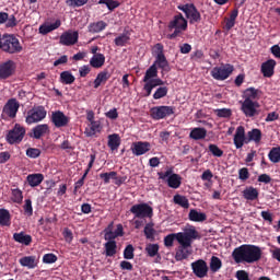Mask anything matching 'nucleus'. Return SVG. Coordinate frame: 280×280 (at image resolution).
<instances>
[{
  "label": "nucleus",
  "mask_w": 280,
  "mask_h": 280,
  "mask_svg": "<svg viewBox=\"0 0 280 280\" xmlns=\"http://www.w3.org/2000/svg\"><path fill=\"white\" fill-rule=\"evenodd\" d=\"M194 240H200V234L196 231V228L194 225H190L188 229H186V235L178 236V244L175 259L176 261H183L184 259H187L189 255H191V244H194Z\"/></svg>",
  "instance_id": "f257e3e1"
},
{
  "label": "nucleus",
  "mask_w": 280,
  "mask_h": 280,
  "mask_svg": "<svg viewBox=\"0 0 280 280\" xmlns=\"http://www.w3.org/2000/svg\"><path fill=\"white\" fill-rule=\"evenodd\" d=\"M261 247L256 245H241L232 253L235 264H255L261 259Z\"/></svg>",
  "instance_id": "f03ea898"
},
{
  "label": "nucleus",
  "mask_w": 280,
  "mask_h": 280,
  "mask_svg": "<svg viewBox=\"0 0 280 280\" xmlns=\"http://www.w3.org/2000/svg\"><path fill=\"white\" fill-rule=\"evenodd\" d=\"M234 145L236 150H240L244 148V143H250V141H254L255 143H259L261 141V130L260 129H252L247 132L246 138V129L244 126H238L236 128L235 135H234Z\"/></svg>",
  "instance_id": "7ed1b4c3"
},
{
  "label": "nucleus",
  "mask_w": 280,
  "mask_h": 280,
  "mask_svg": "<svg viewBox=\"0 0 280 280\" xmlns=\"http://www.w3.org/2000/svg\"><path fill=\"white\" fill-rule=\"evenodd\" d=\"M143 82H145L143 86V91H145V97H150L152 95V90L156 89V86H163V80L159 79V70L156 68V63H153L145 71Z\"/></svg>",
  "instance_id": "20e7f679"
},
{
  "label": "nucleus",
  "mask_w": 280,
  "mask_h": 280,
  "mask_svg": "<svg viewBox=\"0 0 280 280\" xmlns=\"http://www.w3.org/2000/svg\"><path fill=\"white\" fill-rule=\"evenodd\" d=\"M4 54H21L23 51V45H21V42L16 36L12 34H4L2 35V45L0 48Z\"/></svg>",
  "instance_id": "39448f33"
},
{
  "label": "nucleus",
  "mask_w": 280,
  "mask_h": 280,
  "mask_svg": "<svg viewBox=\"0 0 280 280\" xmlns=\"http://www.w3.org/2000/svg\"><path fill=\"white\" fill-rule=\"evenodd\" d=\"M158 176L161 180H165L171 189H178L183 185V177L174 173L172 168L166 172H159Z\"/></svg>",
  "instance_id": "423d86ee"
},
{
  "label": "nucleus",
  "mask_w": 280,
  "mask_h": 280,
  "mask_svg": "<svg viewBox=\"0 0 280 280\" xmlns=\"http://www.w3.org/2000/svg\"><path fill=\"white\" fill-rule=\"evenodd\" d=\"M178 10H182L184 12L186 19H188L190 25H194L196 23H200L202 21V15L200 14V11L196 8V4L194 3H187L178 7Z\"/></svg>",
  "instance_id": "0eeeda50"
},
{
  "label": "nucleus",
  "mask_w": 280,
  "mask_h": 280,
  "mask_svg": "<svg viewBox=\"0 0 280 280\" xmlns=\"http://www.w3.org/2000/svg\"><path fill=\"white\" fill-rule=\"evenodd\" d=\"M47 117V110L45 106L39 105L35 106L26 113L25 121L28 126L32 124H38V121H43Z\"/></svg>",
  "instance_id": "6e6552de"
},
{
  "label": "nucleus",
  "mask_w": 280,
  "mask_h": 280,
  "mask_svg": "<svg viewBox=\"0 0 280 280\" xmlns=\"http://www.w3.org/2000/svg\"><path fill=\"white\" fill-rule=\"evenodd\" d=\"M259 102H248L241 101V110L245 117L248 119H255V117H259L261 109Z\"/></svg>",
  "instance_id": "1a4fd4ad"
},
{
  "label": "nucleus",
  "mask_w": 280,
  "mask_h": 280,
  "mask_svg": "<svg viewBox=\"0 0 280 280\" xmlns=\"http://www.w3.org/2000/svg\"><path fill=\"white\" fill-rule=\"evenodd\" d=\"M150 113L152 119L159 121L161 119H165V117H171V115H174V113H176V107L165 105L155 106L151 108Z\"/></svg>",
  "instance_id": "9d476101"
},
{
  "label": "nucleus",
  "mask_w": 280,
  "mask_h": 280,
  "mask_svg": "<svg viewBox=\"0 0 280 280\" xmlns=\"http://www.w3.org/2000/svg\"><path fill=\"white\" fill-rule=\"evenodd\" d=\"M130 213H132L135 218H152V215H154V209L145 202L137 203L130 208Z\"/></svg>",
  "instance_id": "9b49d317"
},
{
  "label": "nucleus",
  "mask_w": 280,
  "mask_h": 280,
  "mask_svg": "<svg viewBox=\"0 0 280 280\" xmlns=\"http://www.w3.org/2000/svg\"><path fill=\"white\" fill-rule=\"evenodd\" d=\"M25 138V127L21 126L20 124H15L14 128L9 130L7 135V141L10 145H14V143H21Z\"/></svg>",
  "instance_id": "f8f14e48"
},
{
  "label": "nucleus",
  "mask_w": 280,
  "mask_h": 280,
  "mask_svg": "<svg viewBox=\"0 0 280 280\" xmlns=\"http://www.w3.org/2000/svg\"><path fill=\"white\" fill-rule=\"evenodd\" d=\"M16 73V62L14 60H7L0 63V80H8Z\"/></svg>",
  "instance_id": "ddd939ff"
},
{
  "label": "nucleus",
  "mask_w": 280,
  "mask_h": 280,
  "mask_svg": "<svg viewBox=\"0 0 280 280\" xmlns=\"http://www.w3.org/2000/svg\"><path fill=\"white\" fill-rule=\"evenodd\" d=\"M19 108H21L19 101H16V98H10L3 106L2 117H10V119H14L19 113Z\"/></svg>",
  "instance_id": "4468645a"
},
{
  "label": "nucleus",
  "mask_w": 280,
  "mask_h": 280,
  "mask_svg": "<svg viewBox=\"0 0 280 280\" xmlns=\"http://www.w3.org/2000/svg\"><path fill=\"white\" fill-rule=\"evenodd\" d=\"M231 73H233V66L226 65L221 67H214L211 70V75L214 80H226Z\"/></svg>",
  "instance_id": "2eb2a0df"
},
{
  "label": "nucleus",
  "mask_w": 280,
  "mask_h": 280,
  "mask_svg": "<svg viewBox=\"0 0 280 280\" xmlns=\"http://www.w3.org/2000/svg\"><path fill=\"white\" fill-rule=\"evenodd\" d=\"M192 272L195 276H197L199 279H205L207 275L209 273V267L207 266V261L203 259H198L194 262H191Z\"/></svg>",
  "instance_id": "dca6fc26"
},
{
  "label": "nucleus",
  "mask_w": 280,
  "mask_h": 280,
  "mask_svg": "<svg viewBox=\"0 0 280 280\" xmlns=\"http://www.w3.org/2000/svg\"><path fill=\"white\" fill-rule=\"evenodd\" d=\"M50 121L54 124L56 128H65L69 126V117L60 110L51 113Z\"/></svg>",
  "instance_id": "f3484780"
},
{
  "label": "nucleus",
  "mask_w": 280,
  "mask_h": 280,
  "mask_svg": "<svg viewBox=\"0 0 280 280\" xmlns=\"http://www.w3.org/2000/svg\"><path fill=\"white\" fill-rule=\"evenodd\" d=\"M78 38H80L78 31H68L60 36L59 43L66 47H71V45H75V43H78Z\"/></svg>",
  "instance_id": "a211bd4d"
},
{
  "label": "nucleus",
  "mask_w": 280,
  "mask_h": 280,
  "mask_svg": "<svg viewBox=\"0 0 280 280\" xmlns=\"http://www.w3.org/2000/svg\"><path fill=\"white\" fill-rule=\"evenodd\" d=\"M150 148H152L150 142L138 141L132 143L131 150L135 156H142V154L150 152Z\"/></svg>",
  "instance_id": "6ab92c4d"
},
{
  "label": "nucleus",
  "mask_w": 280,
  "mask_h": 280,
  "mask_svg": "<svg viewBox=\"0 0 280 280\" xmlns=\"http://www.w3.org/2000/svg\"><path fill=\"white\" fill-rule=\"evenodd\" d=\"M187 30V20L183 16V13H178L173 18V20L168 23V30Z\"/></svg>",
  "instance_id": "aec40b11"
},
{
  "label": "nucleus",
  "mask_w": 280,
  "mask_h": 280,
  "mask_svg": "<svg viewBox=\"0 0 280 280\" xmlns=\"http://www.w3.org/2000/svg\"><path fill=\"white\" fill-rule=\"evenodd\" d=\"M275 67H277V61L275 59H268L261 65V73L264 78H272L275 75Z\"/></svg>",
  "instance_id": "412c9836"
},
{
  "label": "nucleus",
  "mask_w": 280,
  "mask_h": 280,
  "mask_svg": "<svg viewBox=\"0 0 280 280\" xmlns=\"http://www.w3.org/2000/svg\"><path fill=\"white\" fill-rule=\"evenodd\" d=\"M261 95V91L257 90L255 88H247L243 92V102H257L256 100H259Z\"/></svg>",
  "instance_id": "4be33fe9"
},
{
  "label": "nucleus",
  "mask_w": 280,
  "mask_h": 280,
  "mask_svg": "<svg viewBox=\"0 0 280 280\" xmlns=\"http://www.w3.org/2000/svg\"><path fill=\"white\" fill-rule=\"evenodd\" d=\"M20 266L23 268H28V270H34L38 267V258L36 256H24L19 260Z\"/></svg>",
  "instance_id": "5701e85b"
},
{
  "label": "nucleus",
  "mask_w": 280,
  "mask_h": 280,
  "mask_svg": "<svg viewBox=\"0 0 280 280\" xmlns=\"http://www.w3.org/2000/svg\"><path fill=\"white\" fill-rule=\"evenodd\" d=\"M30 137L33 139H40V137H45V135H49V125H37L32 129Z\"/></svg>",
  "instance_id": "b1692460"
},
{
  "label": "nucleus",
  "mask_w": 280,
  "mask_h": 280,
  "mask_svg": "<svg viewBox=\"0 0 280 280\" xmlns=\"http://www.w3.org/2000/svg\"><path fill=\"white\" fill-rule=\"evenodd\" d=\"M243 198L245 200H257L259 198V190L253 186L246 187L243 191Z\"/></svg>",
  "instance_id": "393cba45"
},
{
  "label": "nucleus",
  "mask_w": 280,
  "mask_h": 280,
  "mask_svg": "<svg viewBox=\"0 0 280 280\" xmlns=\"http://www.w3.org/2000/svg\"><path fill=\"white\" fill-rule=\"evenodd\" d=\"M13 240L14 242H18V244H23L24 246H30L32 244V235L25 234V232L14 233Z\"/></svg>",
  "instance_id": "a878e982"
},
{
  "label": "nucleus",
  "mask_w": 280,
  "mask_h": 280,
  "mask_svg": "<svg viewBox=\"0 0 280 280\" xmlns=\"http://www.w3.org/2000/svg\"><path fill=\"white\" fill-rule=\"evenodd\" d=\"M105 62H106V57L104 56V54H95L90 59V65L93 67V69H102Z\"/></svg>",
  "instance_id": "bb28decb"
},
{
  "label": "nucleus",
  "mask_w": 280,
  "mask_h": 280,
  "mask_svg": "<svg viewBox=\"0 0 280 280\" xmlns=\"http://www.w3.org/2000/svg\"><path fill=\"white\" fill-rule=\"evenodd\" d=\"M108 24H106L104 21L90 23L88 26V32H90V34H100V32H104Z\"/></svg>",
  "instance_id": "cd10ccee"
},
{
  "label": "nucleus",
  "mask_w": 280,
  "mask_h": 280,
  "mask_svg": "<svg viewBox=\"0 0 280 280\" xmlns=\"http://www.w3.org/2000/svg\"><path fill=\"white\" fill-rule=\"evenodd\" d=\"M180 235H182V237H185L186 230H184V232L172 233V234L166 235L164 237V246H166V248H172V246H174V241L176 240V242H178V237Z\"/></svg>",
  "instance_id": "c85d7f7f"
},
{
  "label": "nucleus",
  "mask_w": 280,
  "mask_h": 280,
  "mask_svg": "<svg viewBox=\"0 0 280 280\" xmlns=\"http://www.w3.org/2000/svg\"><path fill=\"white\" fill-rule=\"evenodd\" d=\"M26 180L30 187H38V185L45 180V176L40 173L30 174L27 175Z\"/></svg>",
  "instance_id": "c756f323"
},
{
  "label": "nucleus",
  "mask_w": 280,
  "mask_h": 280,
  "mask_svg": "<svg viewBox=\"0 0 280 280\" xmlns=\"http://www.w3.org/2000/svg\"><path fill=\"white\" fill-rule=\"evenodd\" d=\"M188 220H190V222H205L207 220V213L190 209Z\"/></svg>",
  "instance_id": "7c9ffc66"
},
{
  "label": "nucleus",
  "mask_w": 280,
  "mask_h": 280,
  "mask_svg": "<svg viewBox=\"0 0 280 280\" xmlns=\"http://www.w3.org/2000/svg\"><path fill=\"white\" fill-rule=\"evenodd\" d=\"M60 25H62V22L60 20H56V22L52 24H43L39 26V34H43L45 36L50 32H54V30H58Z\"/></svg>",
  "instance_id": "2f4dec72"
},
{
  "label": "nucleus",
  "mask_w": 280,
  "mask_h": 280,
  "mask_svg": "<svg viewBox=\"0 0 280 280\" xmlns=\"http://www.w3.org/2000/svg\"><path fill=\"white\" fill-rule=\"evenodd\" d=\"M110 80V73L107 70L100 72L94 80V89H100L102 83L108 82Z\"/></svg>",
  "instance_id": "473e14b6"
},
{
  "label": "nucleus",
  "mask_w": 280,
  "mask_h": 280,
  "mask_svg": "<svg viewBox=\"0 0 280 280\" xmlns=\"http://www.w3.org/2000/svg\"><path fill=\"white\" fill-rule=\"evenodd\" d=\"M154 65L155 67L158 65V67L162 69V71H166V72L171 71L170 62L167 61V58H165V55L156 56Z\"/></svg>",
  "instance_id": "72a5a7b5"
},
{
  "label": "nucleus",
  "mask_w": 280,
  "mask_h": 280,
  "mask_svg": "<svg viewBox=\"0 0 280 280\" xmlns=\"http://www.w3.org/2000/svg\"><path fill=\"white\" fill-rule=\"evenodd\" d=\"M189 137L195 141H200L207 137V129L200 127L194 128L190 131Z\"/></svg>",
  "instance_id": "f704fd0d"
},
{
  "label": "nucleus",
  "mask_w": 280,
  "mask_h": 280,
  "mask_svg": "<svg viewBox=\"0 0 280 280\" xmlns=\"http://www.w3.org/2000/svg\"><path fill=\"white\" fill-rule=\"evenodd\" d=\"M105 255L106 257H115L117 255V242L116 241H107L104 244Z\"/></svg>",
  "instance_id": "c9c22d12"
},
{
  "label": "nucleus",
  "mask_w": 280,
  "mask_h": 280,
  "mask_svg": "<svg viewBox=\"0 0 280 280\" xmlns=\"http://www.w3.org/2000/svg\"><path fill=\"white\" fill-rule=\"evenodd\" d=\"M107 145L112 151L118 150L119 145H121V139L119 138V135H109Z\"/></svg>",
  "instance_id": "e433bc0d"
},
{
  "label": "nucleus",
  "mask_w": 280,
  "mask_h": 280,
  "mask_svg": "<svg viewBox=\"0 0 280 280\" xmlns=\"http://www.w3.org/2000/svg\"><path fill=\"white\" fill-rule=\"evenodd\" d=\"M130 42V33L125 32L114 39L116 47H126Z\"/></svg>",
  "instance_id": "4c0bfd02"
},
{
  "label": "nucleus",
  "mask_w": 280,
  "mask_h": 280,
  "mask_svg": "<svg viewBox=\"0 0 280 280\" xmlns=\"http://www.w3.org/2000/svg\"><path fill=\"white\" fill-rule=\"evenodd\" d=\"M237 14H240V10L234 9L231 14L230 18L225 20V30L229 32L231 30H233V27H235V21L237 19Z\"/></svg>",
  "instance_id": "58836bf2"
},
{
  "label": "nucleus",
  "mask_w": 280,
  "mask_h": 280,
  "mask_svg": "<svg viewBox=\"0 0 280 280\" xmlns=\"http://www.w3.org/2000/svg\"><path fill=\"white\" fill-rule=\"evenodd\" d=\"M143 233L147 240L154 242V235H156V230H154V223H147Z\"/></svg>",
  "instance_id": "ea45409f"
},
{
  "label": "nucleus",
  "mask_w": 280,
  "mask_h": 280,
  "mask_svg": "<svg viewBox=\"0 0 280 280\" xmlns=\"http://www.w3.org/2000/svg\"><path fill=\"white\" fill-rule=\"evenodd\" d=\"M173 202L179 207H183V209H189V199L183 195H175L173 197Z\"/></svg>",
  "instance_id": "a19ab883"
},
{
  "label": "nucleus",
  "mask_w": 280,
  "mask_h": 280,
  "mask_svg": "<svg viewBox=\"0 0 280 280\" xmlns=\"http://www.w3.org/2000/svg\"><path fill=\"white\" fill-rule=\"evenodd\" d=\"M60 82L61 84H73V82H75V77L71 71H62L60 73Z\"/></svg>",
  "instance_id": "79ce46f5"
},
{
  "label": "nucleus",
  "mask_w": 280,
  "mask_h": 280,
  "mask_svg": "<svg viewBox=\"0 0 280 280\" xmlns=\"http://www.w3.org/2000/svg\"><path fill=\"white\" fill-rule=\"evenodd\" d=\"M10 211L7 209H0V226H10Z\"/></svg>",
  "instance_id": "37998d69"
},
{
  "label": "nucleus",
  "mask_w": 280,
  "mask_h": 280,
  "mask_svg": "<svg viewBox=\"0 0 280 280\" xmlns=\"http://www.w3.org/2000/svg\"><path fill=\"white\" fill-rule=\"evenodd\" d=\"M271 163H280V147H273L268 154Z\"/></svg>",
  "instance_id": "c03bdc74"
},
{
  "label": "nucleus",
  "mask_w": 280,
  "mask_h": 280,
  "mask_svg": "<svg viewBox=\"0 0 280 280\" xmlns=\"http://www.w3.org/2000/svg\"><path fill=\"white\" fill-rule=\"evenodd\" d=\"M145 253L148 254L149 257H161L159 255V244H148L144 248Z\"/></svg>",
  "instance_id": "a18cd8bd"
},
{
  "label": "nucleus",
  "mask_w": 280,
  "mask_h": 280,
  "mask_svg": "<svg viewBox=\"0 0 280 280\" xmlns=\"http://www.w3.org/2000/svg\"><path fill=\"white\" fill-rule=\"evenodd\" d=\"M222 268V260L218 256H212L210 259L211 272H218Z\"/></svg>",
  "instance_id": "49530a36"
},
{
  "label": "nucleus",
  "mask_w": 280,
  "mask_h": 280,
  "mask_svg": "<svg viewBox=\"0 0 280 280\" xmlns=\"http://www.w3.org/2000/svg\"><path fill=\"white\" fill-rule=\"evenodd\" d=\"M100 178L104 180L105 185H108V183H110V179L115 180V178H117V172L112 171L109 173H101Z\"/></svg>",
  "instance_id": "de8ad7c7"
},
{
  "label": "nucleus",
  "mask_w": 280,
  "mask_h": 280,
  "mask_svg": "<svg viewBox=\"0 0 280 280\" xmlns=\"http://www.w3.org/2000/svg\"><path fill=\"white\" fill-rule=\"evenodd\" d=\"M214 113L217 117H221L223 119H229L231 115H233V112L231 110V108L215 109Z\"/></svg>",
  "instance_id": "09e8293b"
},
{
  "label": "nucleus",
  "mask_w": 280,
  "mask_h": 280,
  "mask_svg": "<svg viewBox=\"0 0 280 280\" xmlns=\"http://www.w3.org/2000/svg\"><path fill=\"white\" fill-rule=\"evenodd\" d=\"M170 90L167 86H160L156 89L155 93L153 94V100H162V97H165L167 95V92Z\"/></svg>",
  "instance_id": "8fccbe9b"
},
{
  "label": "nucleus",
  "mask_w": 280,
  "mask_h": 280,
  "mask_svg": "<svg viewBox=\"0 0 280 280\" xmlns=\"http://www.w3.org/2000/svg\"><path fill=\"white\" fill-rule=\"evenodd\" d=\"M66 3L69 8H82L89 3V0H66Z\"/></svg>",
  "instance_id": "3c124183"
},
{
  "label": "nucleus",
  "mask_w": 280,
  "mask_h": 280,
  "mask_svg": "<svg viewBox=\"0 0 280 280\" xmlns=\"http://www.w3.org/2000/svg\"><path fill=\"white\" fill-rule=\"evenodd\" d=\"M12 200L13 202H16L18 205H21L23 202V191L21 189L16 188L12 190Z\"/></svg>",
  "instance_id": "603ef678"
},
{
  "label": "nucleus",
  "mask_w": 280,
  "mask_h": 280,
  "mask_svg": "<svg viewBox=\"0 0 280 280\" xmlns=\"http://www.w3.org/2000/svg\"><path fill=\"white\" fill-rule=\"evenodd\" d=\"M124 259H135V246L129 244L124 250Z\"/></svg>",
  "instance_id": "864d4df0"
},
{
  "label": "nucleus",
  "mask_w": 280,
  "mask_h": 280,
  "mask_svg": "<svg viewBox=\"0 0 280 280\" xmlns=\"http://www.w3.org/2000/svg\"><path fill=\"white\" fill-rule=\"evenodd\" d=\"M208 150H209V152H211V154H213L214 156H218L219 159L221 156H224V151H222V149L218 148L217 144H209Z\"/></svg>",
  "instance_id": "5fc2aeb1"
},
{
  "label": "nucleus",
  "mask_w": 280,
  "mask_h": 280,
  "mask_svg": "<svg viewBox=\"0 0 280 280\" xmlns=\"http://www.w3.org/2000/svg\"><path fill=\"white\" fill-rule=\"evenodd\" d=\"M26 156H28L30 159H38V156H40V149L28 148L26 150Z\"/></svg>",
  "instance_id": "6e6d98bb"
},
{
  "label": "nucleus",
  "mask_w": 280,
  "mask_h": 280,
  "mask_svg": "<svg viewBox=\"0 0 280 280\" xmlns=\"http://www.w3.org/2000/svg\"><path fill=\"white\" fill-rule=\"evenodd\" d=\"M43 261L44 264H56L58 261V256H56V254H45Z\"/></svg>",
  "instance_id": "4d7b16f0"
},
{
  "label": "nucleus",
  "mask_w": 280,
  "mask_h": 280,
  "mask_svg": "<svg viewBox=\"0 0 280 280\" xmlns=\"http://www.w3.org/2000/svg\"><path fill=\"white\" fill-rule=\"evenodd\" d=\"M24 213H26V215H28V217L34 214V209L32 208V199L25 200Z\"/></svg>",
  "instance_id": "13d9d810"
},
{
  "label": "nucleus",
  "mask_w": 280,
  "mask_h": 280,
  "mask_svg": "<svg viewBox=\"0 0 280 280\" xmlns=\"http://www.w3.org/2000/svg\"><path fill=\"white\" fill-rule=\"evenodd\" d=\"M238 178L240 180H248V178H250V173L246 167H243L238 171Z\"/></svg>",
  "instance_id": "bf43d9fd"
},
{
  "label": "nucleus",
  "mask_w": 280,
  "mask_h": 280,
  "mask_svg": "<svg viewBox=\"0 0 280 280\" xmlns=\"http://www.w3.org/2000/svg\"><path fill=\"white\" fill-rule=\"evenodd\" d=\"M79 73L81 78H86L89 73H91V66H82L79 68Z\"/></svg>",
  "instance_id": "052dcab7"
},
{
  "label": "nucleus",
  "mask_w": 280,
  "mask_h": 280,
  "mask_svg": "<svg viewBox=\"0 0 280 280\" xmlns=\"http://www.w3.org/2000/svg\"><path fill=\"white\" fill-rule=\"evenodd\" d=\"M272 177H270V175L268 174H261L258 176V183H265V185H268L269 183H271Z\"/></svg>",
  "instance_id": "680f3d73"
},
{
  "label": "nucleus",
  "mask_w": 280,
  "mask_h": 280,
  "mask_svg": "<svg viewBox=\"0 0 280 280\" xmlns=\"http://www.w3.org/2000/svg\"><path fill=\"white\" fill-rule=\"evenodd\" d=\"M236 279L237 280H250V278L248 277V272H246L245 270L236 271Z\"/></svg>",
  "instance_id": "e2e57ef3"
},
{
  "label": "nucleus",
  "mask_w": 280,
  "mask_h": 280,
  "mask_svg": "<svg viewBox=\"0 0 280 280\" xmlns=\"http://www.w3.org/2000/svg\"><path fill=\"white\" fill-rule=\"evenodd\" d=\"M18 24L19 22L16 21V18L14 15H8L7 27H16Z\"/></svg>",
  "instance_id": "0e129e2a"
},
{
  "label": "nucleus",
  "mask_w": 280,
  "mask_h": 280,
  "mask_svg": "<svg viewBox=\"0 0 280 280\" xmlns=\"http://www.w3.org/2000/svg\"><path fill=\"white\" fill-rule=\"evenodd\" d=\"M191 60H202L205 58V52L202 50H196L191 54Z\"/></svg>",
  "instance_id": "69168bd1"
},
{
  "label": "nucleus",
  "mask_w": 280,
  "mask_h": 280,
  "mask_svg": "<svg viewBox=\"0 0 280 280\" xmlns=\"http://www.w3.org/2000/svg\"><path fill=\"white\" fill-rule=\"evenodd\" d=\"M120 269L131 271L132 270V264L130 261L122 260V261H120Z\"/></svg>",
  "instance_id": "338daca9"
},
{
  "label": "nucleus",
  "mask_w": 280,
  "mask_h": 280,
  "mask_svg": "<svg viewBox=\"0 0 280 280\" xmlns=\"http://www.w3.org/2000/svg\"><path fill=\"white\" fill-rule=\"evenodd\" d=\"M271 255L272 259L280 261V247H275V249L271 250Z\"/></svg>",
  "instance_id": "774afa93"
}]
</instances>
